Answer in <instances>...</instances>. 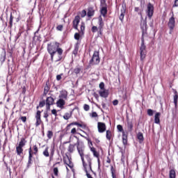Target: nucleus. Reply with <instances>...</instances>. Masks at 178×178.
I'll use <instances>...</instances> for the list:
<instances>
[{
  "mask_svg": "<svg viewBox=\"0 0 178 178\" xmlns=\"http://www.w3.org/2000/svg\"><path fill=\"white\" fill-rule=\"evenodd\" d=\"M54 102H55V100L52 97H48L46 99V108L47 111H49L51 109V106L54 104Z\"/></svg>",
  "mask_w": 178,
  "mask_h": 178,
  "instance_id": "10",
  "label": "nucleus"
},
{
  "mask_svg": "<svg viewBox=\"0 0 178 178\" xmlns=\"http://www.w3.org/2000/svg\"><path fill=\"white\" fill-rule=\"evenodd\" d=\"M30 151L32 155H38V146L34 145L33 148L30 147L29 149V154H30Z\"/></svg>",
  "mask_w": 178,
  "mask_h": 178,
  "instance_id": "12",
  "label": "nucleus"
},
{
  "mask_svg": "<svg viewBox=\"0 0 178 178\" xmlns=\"http://www.w3.org/2000/svg\"><path fill=\"white\" fill-rule=\"evenodd\" d=\"M168 26L170 31H173V30H175V27L176 26V20L175 19V14H173V13L172 16L169 19Z\"/></svg>",
  "mask_w": 178,
  "mask_h": 178,
  "instance_id": "5",
  "label": "nucleus"
},
{
  "mask_svg": "<svg viewBox=\"0 0 178 178\" xmlns=\"http://www.w3.org/2000/svg\"><path fill=\"white\" fill-rule=\"evenodd\" d=\"M174 97H173V99H174V104H175V108H177V101H178V93H177V90H175L174 92Z\"/></svg>",
  "mask_w": 178,
  "mask_h": 178,
  "instance_id": "26",
  "label": "nucleus"
},
{
  "mask_svg": "<svg viewBox=\"0 0 178 178\" xmlns=\"http://www.w3.org/2000/svg\"><path fill=\"white\" fill-rule=\"evenodd\" d=\"M161 113H156L154 115V123L159 124L161 123Z\"/></svg>",
  "mask_w": 178,
  "mask_h": 178,
  "instance_id": "20",
  "label": "nucleus"
},
{
  "mask_svg": "<svg viewBox=\"0 0 178 178\" xmlns=\"http://www.w3.org/2000/svg\"><path fill=\"white\" fill-rule=\"evenodd\" d=\"M71 134H77V129L76 128H72L70 131Z\"/></svg>",
  "mask_w": 178,
  "mask_h": 178,
  "instance_id": "55",
  "label": "nucleus"
},
{
  "mask_svg": "<svg viewBox=\"0 0 178 178\" xmlns=\"http://www.w3.org/2000/svg\"><path fill=\"white\" fill-rule=\"evenodd\" d=\"M22 35V32H19L17 35L15 36V40H19Z\"/></svg>",
  "mask_w": 178,
  "mask_h": 178,
  "instance_id": "58",
  "label": "nucleus"
},
{
  "mask_svg": "<svg viewBox=\"0 0 178 178\" xmlns=\"http://www.w3.org/2000/svg\"><path fill=\"white\" fill-rule=\"evenodd\" d=\"M94 15H95V10L94 9V7H88L87 13L88 17H92Z\"/></svg>",
  "mask_w": 178,
  "mask_h": 178,
  "instance_id": "16",
  "label": "nucleus"
},
{
  "mask_svg": "<svg viewBox=\"0 0 178 178\" xmlns=\"http://www.w3.org/2000/svg\"><path fill=\"white\" fill-rule=\"evenodd\" d=\"M81 72V67L80 65H77L73 70V73L75 74H79Z\"/></svg>",
  "mask_w": 178,
  "mask_h": 178,
  "instance_id": "34",
  "label": "nucleus"
},
{
  "mask_svg": "<svg viewBox=\"0 0 178 178\" xmlns=\"http://www.w3.org/2000/svg\"><path fill=\"white\" fill-rule=\"evenodd\" d=\"M63 162L65 165L69 166V168H73V164H72V160L70 159V158H69V156H67V158H65L63 159Z\"/></svg>",
  "mask_w": 178,
  "mask_h": 178,
  "instance_id": "17",
  "label": "nucleus"
},
{
  "mask_svg": "<svg viewBox=\"0 0 178 178\" xmlns=\"http://www.w3.org/2000/svg\"><path fill=\"white\" fill-rule=\"evenodd\" d=\"M84 33H86V24L84 22H81L80 26V34H81V35H84Z\"/></svg>",
  "mask_w": 178,
  "mask_h": 178,
  "instance_id": "25",
  "label": "nucleus"
},
{
  "mask_svg": "<svg viewBox=\"0 0 178 178\" xmlns=\"http://www.w3.org/2000/svg\"><path fill=\"white\" fill-rule=\"evenodd\" d=\"M106 137L108 141H111L112 139V131L111 130H107L106 134Z\"/></svg>",
  "mask_w": 178,
  "mask_h": 178,
  "instance_id": "33",
  "label": "nucleus"
},
{
  "mask_svg": "<svg viewBox=\"0 0 178 178\" xmlns=\"http://www.w3.org/2000/svg\"><path fill=\"white\" fill-rule=\"evenodd\" d=\"M54 152H55V150H54V149H52L51 151L50 155H51V156H54Z\"/></svg>",
  "mask_w": 178,
  "mask_h": 178,
  "instance_id": "62",
  "label": "nucleus"
},
{
  "mask_svg": "<svg viewBox=\"0 0 178 178\" xmlns=\"http://www.w3.org/2000/svg\"><path fill=\"white\" fill-rule=\"evenodd\" d=\"M140 8H138V7H135V8H134V11H135V12L138 13V12H140Z\"/></svg>",
  "mask_w": 178,
  "mask_h": 178,
  "instance_id": "61",
  "label": "nucleus"
},
{
  "mask_svg": "<svg viewBox=\"0 0 178 178\" xmlns=\"http://www.w3.org/2000/svg\"><path fill=\"white\" fill-rule=\"evenodd\" d=\"M99 94L100 95V97H102V98H108V95H109V92L105 89H104L102 91L99 92Z\"/></svg>",
  "mask_w": 178,
  "mask_h": 178,
  "instance_id": "18",
  "label": "nucleus"
},
{
  "mask_svg": "<svg viewBox=\"0 0 178 178\" xmlns=\"http://www.w3.org/2000/svg\"><path fill=\"white\" fill-rule=\"evenodd\" d=\"M79 136H81V137H83V138L87 140L88 144L89 147H90V149L92 148V141H91L89 138H88L87 136H85L83 135H81V134H79Z\"/></svg>",
  "mask_w": 178,
  "mask_h": 178,
  "instance_id": "29",
  "label": "nucleus"
},
{
  "mask_svg": "<svg viewBox=\"0 0 178 178\" xmlns=\"http://www.w3.org/2000/svg\"><path fill=\"white\" fill-rule=\"evenodd\" d=\"M169 178H176V171L175 170H170Z\"/></svg>",
  "mask_w": 178,
  "mask_h": 178,
  "instance_id": "37",
  "label": "nucleus"
},
{
  "mask_svg": "<svg viewBox=\"0 0 178 178\" xmlns=\"http://www.w3.org/2000/svg\"><path fill=\"white\" fill-rule=\"evenodd\" d=\"M79 52V45L76 44L74 46V49L72 51V54L76 56Z\"/></svg>",
  "mask_w": 178,
  "mask_h": 178,
  "instance_id": "42",
  "label": "nucleus"
},
{
  "mask_svg": "<svg viewBox=\"0 0 178 178\" xmlns=\"http://www.w3.org/2000/svg\"><path fill=\"white\" fill-rule=\"evenodd\" d=\"M87 16V11L86 10H83L81 12V17H86Z\"/></svg>",
  "mask_w": 178,
  "mask_h": 178,
  "instance_id": "47",
  "label": "nucleus"
},
{
  "mask_svg": "<svg viewBox=\"0 0 178 178\" xmlns=\"http://www.w3.org/2000/svg\"><path fill=\"white\" fill-rule=\"evenodd\" d=\"M72 112L71 113H65L64 114V115L63 116V118L65 120H69V119H70V118H72Z\"/></svg>",
  "mask_w": 178,
  "mask_h": 178,
  "instance_id": "35",
  "label": "nucleus"
},
{
  "mask_svg": "<svg viewBox=\"0 0 178 178\" xmlns=\"http://www.w3.org/2000/svg\"><path fill=\"white\" fill-rule=\"evenodd\" d=\"M101 8H108V4H106V0H100Z\"/></svg>",
  "mask_w": 178,
  "mask_h": 178,
  "instance_id": "38",
  "label": "nucleus"
},
{
  "mask_svg": "<svg viewBox=\"0 0 178 178\" xmlns=\"http://www.w3.org/2000/svg\"><path fill=\"white\" fill-rule=\"evenodd\" d=\"M65 105H66V102L63 99H59L56 102V106L58 108H60V109H63V108H65Z\"/></svg>",
  "mask_w": 178,
  "mask_h": 178,
  "instance_id": "14",
  "label": "nucleus"
},
{
  "mask_svg": "<svg viewBox=\"0 0 178 178\" xmlns=\"http://www.w3.org/2000/svg\"><path fill=\"white\" fill-rule=\"evenodd\" d=\"M83 109H84V111H86V112H88V111H90V105H88V104H84V105H83Z\"/></svg>",
  "mask_w": 178,
  "mask_h": 178,
  "instance_id": "53",
  "label": "nucleus"
},
{
  "mask_svg": "<svg viewBox=\"0 0 178 178\" xmlns=\"http://www.w3.org/2000/svg\"><path fill=\"white\" fill-rule=\"evenodd\" d=\"M122 144L124 145H127V134L126 132H122Z\"/></svg>",
  "mask_w": 178,
  "mask_h": 178,
  "instance_id": "24",
  "label": "nucleus"
},
{
  "mask_svg": "<svg viewBox=\"0 0 178 178\" xmlns=\"http://www.w3.org/2000/svg\"><path fill=\"white\" fill-rule=\"evenodd\" d=\"M177 7H178V0H175L172 6V8H177Z\"/></svg>",
  "mask_w": 178,
  "mask_h": 178,
  "instance_id": "59",
  "label": "nucleus"
},
{
  "mask_svg": "<svg viewBox=\"0 0 178 178\" xmlns=\"http://www.w3.org/2000/svg\"><path fill=\"white\" fill-rule=\"evenodd\" d=\"M119 104V101L118 99H115L113 101V105H114V106H116V105H118Z\"/></svg>",
  "mask_w": 178,
  "mask_h": 178,
  "instance_id": "57",
  "label": "nucleus"
},
{
  "mask_svg": "<svg viewBox=\"0 0 178 178\" xmlns=\"http://www.w3.org/2000/svg\"><path fill=\"white\" fill-rule=\"evenodd\" d=\"M47 52L49 54L51 62H54V57L58 54V59L56 62H59L63 59V49L60 48V43L58 42H51L47 44Z\"/></svg>",
  "mask_w": 178,
  "mask_h": 178,
  "instance_id": "1",
  "label": "nucleus"
},
{
  "mask_svg": "<svg viewBox=\"0 0 178 178\" xmlns=\"http://www.w3.org/2000/svg\"><path fill=\"white\" fill-rule=\"evenodd\" d=\"M26 143H27V140H26V138H22L21 140L19 141L17 146L21 147L22 148H23V147H24L26 145Z\"/></svg>",
  "mask_w": 178,
  "mask_h": 178,
  "instance_id": "28",
  "label": "nucleus"
},
{
  "mask_svg": "<svg viewBox=\"0 0 178 178\" xmlns=\"http://www.w3.org/2000/svg\"><path fill=\"white\" fill-rule=\"evenodd\" d=\"M106 163H111V159H109V157H107Z\"/></svg>",
  "mask_w": 178,
  "mask_h": 178,
  "instance_id": "63",
  "label": "nucleus"
},
{
  "mask_svg": "<svg viewBox=\"0 0 178 178\" xmlns=\"http://www.w3.org/2000/svg\"><path fill=\"white\" fill-rule=\"evenodd\" d=\"M80 23V15L75 16L72 21V27L74 30H79V24Z\"/></svg>",
  "mask_w": 178,
  "mask_h": 178,
  "instance_id": "9",
  "label": "nucleus"
},
{
  "mask_svg": "<svg viewBox=\"0 0 178 178\" xmlns=\"http://www.w3.org/2000/svg\"><path fill=\"white\" fill-rule=\"evenodd\" d=\"M141 45L140 47V60L144 62V59L147 56V46L144 44V36L143 35L141 38Z\"/></svg>",
  "mask_w": 178,
  "mask_h": 178,
  "instance_id": "4",
  "label": "nucleus"
},
{
  "mask_svg": "<svg viewBox=\"0 0 178 178\" xmlns=\"http://www.w3.org/2000/svg\"><path fill=\"white\" fill-rule=\"evenodd\" d=\"M19 119L23 122V123H26V122H27V117L26 116H21Z\"/></svg>",
  "mask_w": 178,
  "mask_h": 178,
  "instance_id": "52",
  "label": "nucleus"
},
{
  "mask_svg": "<svg viewBox=\"0 0 178 178\" xmlns=\"http://www.w3.org/2000/svg\"><path fill=\"white\" fill-rule=\"evenodd\" d=\"M54 175V176L58 177L59 175V170L58 169V167H56L53 169Z\"/></svg>",
  "mask_w": 178,
  "mask_h": 178,
  "instance_id": "43",
  "label": "nucleus"
},
{
  "mask_svg": "<svg viewBox=\"0 0 178 178\" xmlns=\"http://www.w3.org/2000/svg\"><path fill=\"white\" fill-rule=\"evenodd\" d=\"M23 147H21L20 146H16V152H17V155H18V156H22V155H23Z\"/></svg>",
  "mask_w": 178,
  "mask_h": 178,
  "instance_id": "22",
  "label": "nucleus"
},
{
  "mask_svg": "<svg viewBox=\"0 0 178 178\" xmlns=\"http://www.w3.org/2000/svg\"><path fill=\"white\" fill-rule=\"evenodd\" d=\"M111 175L113 178H116V175L115 174V169H113V166L111 168Z\"/></svg>",
  "mask_w": 178,
  "mask_h": 178,
  "instance_id": "44",
  "label": "nucleus"
},
{
  "mask_svg": "<svg viewBox=\"0 0 178 178\" xmlns=\"http://www.w3.org/2000/svg\"><path fill=\"white\" fill-rule=\"evenodd\" d=\"M117 129H118V131H120L121 133L124 132V131L123 130V127L120 124H118L117 126Z\"/></svg>",
  "mask_w": 178,
  "mask_h": 178,
  "instance_id": "46",
  "label": "nucleus"
},
{
  "mask_svg": "<svg viewBox=\"0 0 178 178\" xmlns=\"http://www.w3.org/2000/svg\"><path fill=\"white\" fill-rule=\"evenodd\" d=\"M13 19H15V17H13V15L12 14H10V19L8 22V28L9 29H12V27L13 26Z\"/></svg>",
  "mask_w": 178,
  "mask_h": 178,
  "instance_id": "30",
  "label": "nucleus"
},
{
  "mask_svg": "<svg viewBox=\"0 0 178 178\" xmlns=\"http://www.w3.org/2000/svg\"><path fill=\"white\" fill-rule=\"evenodd\" d=\"M51 90V84L49 83V79H48L46 81V85L44 88V92H43V95L45 97L47 96V94L49 92V90Z\"/></svg>",
  "mask_w": 178,
  "mask_h": 178,
  "instance_id": "13",
  "label": "nucleus"
},
{
  "mask_svg": "<svg viewBox=\"0 0 178 178\" xmlns=\"http://www.w3.org/2000/svg\"><path fill=\"white\" fill-rule=\"evenodd\" d=\"M97 163H101V160L99 159V157L97 158Z\"/></svg>",
  "mask_w": 178,
  "mask_h": 178,
  "instance_id": "64",
  "label": "nucleus"
},
{
  "mask_svg": "<svg viewBox=\"0 0 178 178\" xmlns=\"http://www.w3.org/2000/svg\"><path fill=\"white\" fill-rule=\"evenodd\" d=\"M51 113H52V115H54V116L56 118V116H58V111H56V109L51 110Z\"/></svg>",
  "mask_w": 178,
  "mask_h": 178,
  "instance_id": "56",
  "label": "nucleus"
},
{
  "mask_svg": "<svg viewBox=\"0 0 178 178\" xmlns=\"http://www.w3.org/2000/svg\"><path fill=\"white\" fill-rule=\"evenodd\" d=\"M48 116H49V115H48V112H44V119H48Z\"/></svg>",
  "mask_w": 178,
  "mask_h": 178,
  "instance_id": "60",
  "label": "nucleus"
},
{
  "mask_svg": "<svg viewBox=\"0 0 178 178\" xmlns=\"http://www.w3.org/2000/svg\"><path fill=\"white\" fill-rule=\"evenodd\" d=\"M74 39L76 40L77 41H79V40H80V33H74Z\"/></svg>",
  "mask_w": 178,
  "mask_h": 178,
  "instance_id": "50",
  "label": "nucleus"
},
{
  "mask_svg": "<svg viewBox=\"0 0 178 178\" xmlns=\"http://www.w3.org/2000/svg\"><path fill=\"white\" fill-rule=\"evenodd\" d=\"M90 118H98V113L97 112L93 111L90 114Z\"/></svg>",
  "mask_w": 178,
  "mask_h": 178,
  "instance_id": "45",
  "label": "nucleus"
},
{
  "mask_svg": "<svg viewBox=\"0 0 178 178\" xmlns=\"http://www.w3.org/2000/svg\"><path fill=\"white\" fill-rule=\"evenodd\" d=\"M99 62H101V58H99V51H95L92 58L89 61V65L91 66H95L99 65Z\"/></svg>",
  "mask_w": 178,
  "mask_h": 178,
  "instance_id": "3",
  "label": "nucleus"
},
{
  "mask_svg": "<svg viewBox=\"0 0 178 178\" xmlns=\"http://www.w3.org/2000/svg\"><path fill=\"white\" fill-rule=\"evenodd\" d=\"M62 76H63V74H60L56 76V81H60L62 80Z\"/></svg>",
  "mask_w": 178,
  "mask_h": 178,
  "instance_id": "54",
  "label": "nucleus"
},
{
  "mask_svg": "<svg viewBox=\"0 0 178 178\" xmlns=\"http://www.w3.org/2000/svg\"><path fill=\"white\" fill-rule=\"evenodd\" d=\"M100 13L103 17H106V15H108V7H102L100 8Z\"/></svg>",
  "mask_w": 178,
  "mask_h": 178,
  "instance_id": "19",
  "label": "nucleus"
},
{
  "mask_svg": "<svg viewBox=\"0 0 178 178\" xmlns=\"http://www.w3.org/2000/svg\"><path fill=\"white\" fill-rule=\"evenodd\" d=\"M147 115L149 116H153L154 115V111H152V109H151V108L147 109Z\"/></svg>",
  "mask_w": 178,
  "mask_h": 178,
  "instance_id": "48",
  "label": "nucleus"
},
{
  "mask_svg": "<svg viewBox=\"0 0 178 178\" xmlns=\"http://www.w3.org/2000/svg\"><path fill=\"white\" fill-rule=\"evenodd\" d=\"M45 105H47V103H46L45 100H43L42 102H40L39 106H38L36 108H37V109H38L39 107L42 108V107L45 106Z\"/></svg>",
  "mask_w": 178,
  "mask_h": 178,
  "instance_id": "41",
  "label": "nucleus"
},
{
  "mask_svg": "<svg viewBox=\"0 0 178 178\" xmlns=\"http://www.w3.org/2000/svg\"><path fill=\"white\" fill-rule=\"evenodd\" d=\"M49 147H46V148L44 149V150L42 152L44 156H46V158H48L49 156Z\"/></svg>",
  "mask_w": 178,
  "mask_h": 178,
  "instance_id": "36",
  "label": "nucleus"
},
{
  "mask_svg": "<svg viewBox=\"0 0 178 178\" xmlns=\"http://www.w3.org/2000/svg\"><path fill=\"white\" fill-rule=\"evenodd\" d=\"M97 129L99 133H104L106 130V125L104 122H98Z\"/></svg>",
  "mask_w": 178,
  "mask_h": 178,
  "instance_id": "11",
  "label": "nucleus"
},
{
  "mask_svg": "<svg viewBox=\"0 0 178 178\" xmlns=\"http://www.w3.org/2000/svg\"><path fill=\"white\" fill-rule=\"evenodd\" d=\"M47 138L49 140H51V138H52V137H54V131H47Z\"/></svg>",
  "mask_w": 178,
  "mask_h": 178,
  "instance_id": "39",
  "label": "nucleus"
},
{
  "mask_svg": "<svg viewBox=\"0 0 178 178\" xmlns=\"http://www.w3.org/2000/svg\"><path fill=\"white\" fill-rule=\"evenodd\" d=\"M124 15H126V9L122 8L121 9V13L119 17V19L122 22H123V19H124Z\"/></svg>",
  "mask_w": 178,
  "mask_h": 178,
  "instance_id": "27",
  "label": "nucleus"
},
{
  "mask_svg": "<svg viewBox=\"0 0 178 178\" xmlns=\"http://www.w3.org/2000/svg\"><path fill=\"white\" fill-rule=\"evenodd\" d=\"M98 27L97 26H92L91 31L92 33L97 32L100 35H102V33L104 31V26H105V24L104 23V19L101 15L98 17Z\"/></svg>",
  "mask_w": 178,
  "mask_h": 178,
  "instance_id": "2",
  "label": "nucleus"
},
{
  "mask_svg": "<svg viewBox=\"0 0 178 178\" xmlns=\"http://www.w3.org/2000/svg\"><path fill=\"white\" fill-rule=\"evenodd\" d=\"M56 30H58V31H62L63 30V25L60 24V25L57 26Z\"/></svg>",
  "mask_w": 178,
  "mask_h": 178,
  "instance_id": "51",
  "label": "nucleus"
},
{
  "mask_svg": "<svg viewBox=\"0 0 178 178\" xmlns=\"http://www.w3.org/2000/svg\"><path fill=\"white\" fill-rule=\"evenodd\" d=\"M33 163V154H31V151L29 153V159H28V163H27V168H30Z\"/></svg>",
  "mask_w": 178,
  "mask_h": 178,
  "instance_id": "21",
  "label": "nucleus"
},
{
  "mask_svg": "<svg viewBox=\"0 0 178 178\" xmlns=\"http://www.w3.org/2000/svg\"><path fill=\"white\" fill-rule=\"evenodd\" d=\"M100 90H105V83L104 82H101L99 85Z\"/></svg>",
  "mask_w": 178,
  "mask_h": 178,
  "instance_id": "49",
  "label": "nucleus"
},
{
  "mask_svg": "<svg viewBox=\"0 0 178 178\" xmlns=\"http://www.w3.org/2000/svg\"><path fill=\"white\" fill-rule=\"evenodd\" d=\"M133 122L131 121H127V129L129 131L131 132L133 131Z\"/></svg>",
  "mask_w": 178,
  "mask_h": 178,
  "instance_id": "31",
  "label": "nucleus"
},
{
  "mask_svg": "<svg viewBox=\"0 0 178 178\" xmlns=\"http://www.w3.org/2000/svg\"><path fill=\"white\" fill-rule=\"evenodd\" d=\"M146 13L149 19H152V16H154V5L152 3H149L147 4Z\"/></svg>",
  "mask_w": 178,
  "mask_h": 178,
  "instance_id": "6",
  "label": "nucleus"
},
{
  "mask_svg": "<svg viewBox=\"0 0 178 178\" xmlns=\"http://www.w3.org/2000/svg\"><path fill=\"white\" fill-rule=\"evenodd\" d=\"M90 151L92 152L93 156H95V158H99V152L97 151L95 147H90Z\"/></svg>",
  "mask_w": 178,
  "mask_h": 178,
  "instance_id": "23",
  "label": "nucleus"
},
{
  "mask_svg": "<svg viewBox=\"0 0 178 178\" xmlns=\"http://www.w3.org/2000/svg\"><path fill=\"white\" fill-rule=\"evenodd\" d=\"M76 149H77V141L75 144H70L67 151L70 152V154H73L74 151H76Z\"/></svg>",
  "mask_w": 178,
  "mask_h": 178,
  "instance_id": "15",
  "label": "nucleus"
},
{
  "mask_svg": "<svg viewBox=\"0 0 178 178\" xmlns=\"http://www.w3.org/2000/svg\"><path fill=\"white\" fill-rule=\"evenodd\" d=\"M71 126H78V127H81L82 129H86V127H87L86 124H80L78 122H73L67 125L65 128L66 131H69V130H70Z\"/></svg>",
  "mask_w": 178,
  "mask_h": 178,
  "instance_id": "8",
  "label": "nucleus"
},
{
  "mask_svg": "<svg viewBox=\"0 0 178 178\" xmlns=\"http://www.w3.org/2000/svg\"><path fill=\"white\" fill-rule=\"evenodd\" d=\"M59 98L60 99H63L65 101V99H67V94L65 92L60 93Z\"/></svg>",
  "mask_w": 178,
  "mask_h": 178,
  "instance_id": "40",
  "label": "nucleus"
},
{
  "mask_svg": "<svg viewBox=\"0 0 178 178\" xmlns=\"http://www.w3.org/2000/svg\"><path fill=\"white\" fill-rule=\"evenodd\" d=\"M137 138L139 140V143H143V141H144V136L143 135V133L138 132L137 134Z\"/></svg>",
  "mask_w": 178,
  "mask_h": 178,
  "instance_id": "32",
  "label": "nucleus"
},
{
  "mask_svg": "<svg viewBox=\"0 0 178 178\" xmlns=\"http://www.w3.org/2000/svg\"><path fill=\"white\" fill-rule=\"evenodd\" d=\"M35 119V127H38V126H40L42 123V120H41V111L40 110H38V111L36 112Z\"/></svg>",
  "mask_w": 178,
  "mask_h": 178,
  "instance_id": "7",
  "label": "nucleus"
}]
</instances>
